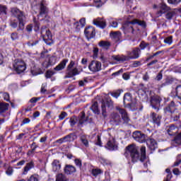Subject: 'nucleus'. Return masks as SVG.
Wrapping results in <instances>:
<instances>
[{"label":"nucleus","mask_w":181,"mask_h":181,"mask_svg":"<svg viewBox=\"0 0 181 181\" xmlns=\"http://www.w3.org/2000/svg\"><path fill=\"white\" fill-rule=\"evenodd\" d=\"M93 23L95 26H97V28H100V29H105V28H107V21L103 18H98L93 19Z\"/></svg>","instance_id":"1a4fd4ad"},{"label":"nucleus","mask_w":181,"mask_h":181,"mask_svg":"<svg viewBox=\"0 0 181 181\" xmlns=\"http://www.w3.org/2000/svg\"><path fill=\"white\" fill-rule=\"evenodd\" d=\"M173 42V37L172 36L168 37L164 40V43L166 45H170Z\"/></svg>","instance_id":"58836bf2"},{"label":"nucleus","mask_w":181,"mask_h":181,"mask_svg":"<svg viewBox=\"0 0 181 181\" xmlns=\"http://www.w3.org/2000/svg\"><path fill=\"white\" fill-rule=\"evenodd\" d=\"M112 121L115 123V125L119 124L121 122V117L117 113H112Z\"/></svg>","instance_id":"bb28decb"},{"label":"nucleus","mask_w":181,"mask_h":181,"mask_svg":"<svg viewBox=\"0 0 181 181\" xmlns=\"http://www.w3.org/2000/svg\"><path fill=\"white\" fill-rule=\"evenodd\" d=\"M101 67V62L96 60L91 61L88 65V69L92 73H97L98 71H100Z\"/></svg>","instance_id":"423d86ee"},{"label":"nucleus","mask_w":181,"mask_h":181,"mask_svg":"<svg viewBox=\"0 0 181 181\" xmlns=\"http://www.w3.org/2000/svg\"><path fill=\"white\" fill-rule=\"evenodd\" d=\"M170 117H171V119H173V121H178L179 118H180V115L179 114L175 115V113L171 114Z\"/></svg>","instance_id":"37998d69"},{"label":"nucleus","mask_w":181,"mask_h":181,"mask_svg":"<svg viewBox=\"0 0 181 181\" xmlns=\"http://www.w3.org/2000/svg\"><path fill=\"white\" fill-rule=\"evenodd\" d=\"M6 175H8V176H11V175H12V173H13V169H12L11 167H9L6 171Z\"/></svg>","instance_id":"4d7b16f0"},{"label":"nucleus","mask_w":181,"mask_h":181,"mask_svg":"<svg viewBox=\"0 0 181 181\" xmlns=\"http://www.w3.org/2000/svg\"><path fill=\"white\" fill-rule=\"evenodd\" d=\"M13 69L18 74H21L26 70V63L23 60L16 59L13 64Z\"/></svg>","instance_id":"39448f33"},{"label":"nucleus","mask_w":181,"mask_h":181,"mask_svg":"<svg viewBox=\"0 0 181 181\" xmlns=\"http://www.w3.org/2000/svg\"><path fill=\"white\" fill-rule=\"evenodd\" d=\"M64 172L66 173V175H71L72 173H75L76 167L71 165H66L64 169Z\"/></svg>","instance_id":"4be33fe9"},{"label":"nucleus","mask_w":181,"mask_h":181,"mask_svg":"<svg viewBox=\"0 0 181 181\" xmlns=\"http://www.w3.org/2000/svg\"><path fill=\"white\" fill-rule=\"evenodd\" d=\"M52 172L55 173L57 172H60L62 169V164L59 160H54L51 164Z\"/></svg>","instance_id":"4468645a"},{"label":"nucleus","mask_w":181,"mask_h":181,"mask_svg":"<svg viewBox=\"0 0 181 181\" xmlns=\"http://www.w3.org/2000/svg\"><path fill=\"white\" fill-rule=\"evenodd\" d=\"M41 93L42 94H45V93H46L47 90H46V85L42 84V87H41Z\"/></svg>","instance_id":"69168bd1"},{"label":"nucleus","mask_w":181,"mask_h":181,"mask_svg":"<svg viewBox=\"0 0 181 181\" xmlns=\"http://www.w3.org/2000/svg\"><path fill=\"white\" fill-rule=\"evenodd\" d=\"M69 63V59H63L54 69L56 71H60L65 69L66 65Z\"/></svg>","instance_id":"412c9836"},{"label":"nucleus","mask_w":181,"mask_h":181,"mask_svg":"<svg viewBox=\"0 0 181 181\" xmlns=\"http://www.w3.org/2000/svg\"><path fill=\"white\" fill-rule=\"evenodd\" d=\"M11 37L12 40H16L17 39L19 38V36L18 35L17 33H13L11 35Z\"/></svg>","instance_id":"864d4df0"},{"label":"nucleus","mask_w":181,"mask_h":181,"mask_svg":"<svg viewBox=\"0 0 181 181\" xmlns=\"http://www.w3.org/2000/svg\"><path fill=\"white\" fill-rule=\"evenodd\" d=\"M69 122L71 124V127H74L76 124H77V117H72L70 119Z\"/></svg>","instance_id":"49530a36"},{"label":"nucleus","mask_w":181,"mask_h":181,"mask_svg":"<svg viewBox=\"0 0 181 181\" xmlns=\"http://www.w3.org/2000/svg\"><path fill=\"white\" fill-rule=\"evenodd\" d=\"M80 74V71L77 67L72 68L71 70L67 71L66 75L65 76V78H71V77H74V76H78Z\"/></svg>","instance_id":"2eb2a0df"},{"label":"nucleus","mask_w":181,"mask_h":181,"mask_svg":"<svg viewBox=\"0 0 181 181\" xmlns=\"http://www.w3.org/2000/svg\"><path fill=\"white\" fill-rule=\"evenodd\" d=\"M98 48H97V47H94L93 48V56H94V57H97V56H98Z\"/></svg>","instance_id":"052dcab7"},{"label":"nucleus","mask_w":181,"mask_h":181,"mask_svg":"<svg viewBox=\"0 0 181 181\" xmlns=\"http://www.w3.org/2000/svg\"><path fill=\"white\" fill-rule=\"evenodd\" d=\"M173 175L172 173L168 174L166 179L164 181H170V179H172Z\"/></svg>","instance_id":"774afa93"},{"label":"nucleus","mask_w":181,"mask_h":181,"mask_svg":"<svg viewBox=\"0 0 181 181\" xmlns=\"http://www.w3.org/2000/svg\"><path fill=\"white\" fill-rule=\"evenodd\" d=\"M132 25H139V26H146L145 21H139L138 19H134L132 21L125 23L122 28L124 30V33H134V27Z\"/></svg>","instance_id":"7ed1b4c3"},{"label":"nucleus","mask_w":181,"mask_h":181,"mask_svg":"<svg viewBox=\"0 0 181 181\" xmlns=\"http://www.w3.org/2000/svg\"><path fill=\"white\" fill-rule=\"evenodd\" d=\"M76 64V62L74 61H71L70 63L69 64L67 68H66V71H70L73 67H74Z\"/></svg>","instance_id":"c03bdc74"},{"label":"nucleus","mask_w":181,"mask_h":181,"mask_svg":"<svg viewBox=\"0 0 181 181\" xmlns=\"http://www.w3.org/2000/svg\"><path fill=\"white\" fill-rule=\"evenodd\" d=\"M181 0H168L169 4H172L173 5H177L180 4Z\"/></svg>","instance_id":"6e6d98bb"},{"label":"nucleus","mask_w":181,"mask_h":181,"mask_svg":"<svg viewBox=\"0 0 181 181\" xmlns=\"http://www.w3.org/2000/svg\"><path fill=\"white\" fill-rule=\"evenodd\" d=\"M151 119H153V124H156L157 127H159V125H160V119H162V116H160L155 112H151Z\"/></svg>","instance_id":"6ab92c4d"},{"label":"nucleus","mask_w":181,"mask_h":181,"mask_svg":"<svg viewBox=\"0 0 181 181\" xmlns=\"http://www.w3.org/2000/svg\"><path fill=\"white\" fill-rule=\"evenodd\" d=\"M105 107H106L105 103H102V105H101L102 115H103L104 117H107Z\"/></svg>","instance_id":"a19ab883"},{"label":"nucleus","mask_w":181,"mask_h":181,"mask_svg":"<svg viewBox=\"0 0 181 181\" xmlns=\"http://www.w3.org/2000/svg\"><path fill=\"white\" fill-rule=\"evenodd\" d=\"M158 12H157V16H161L163 15V13H166V12H169L170 11V7L168 6L166 4L161 3L159 4L158 6Z\"/></svg>","instance_id":"6e6552de"},{"label":"nucleus","mask_w":181,"mask_h":181,"mask_svg":"<svg viewBox=\"0 0 181 181\" xmlns=\"http://www.w3.org/2000/svg\"><path fill=\"white\" fill-rule=\"evenodd\" d=\"M176 93H177V95H178V98H180L181 100V85L177 86Z\"/></svg>","instance_id":"09e8293b"},{"label":"nucleus","mask_w":181,"mask_h":181,"mask_svg":"<svg viewBox=\"0 0 181 181\" xmlns=\"http://www.w3.org/2000/svg\"><path fill=\"white\" fill-rule=\"evenodd\" d=\"M1 13H4L6 15V7L2 5H0V15Z\"/></svg>","instance_id":"3c124183"},{"label":"nucleus","mask_w":181,"mask_h":181,"mask_svg":"<svg viewBox=\"0 0 181 181\" xmlns=\"http://www.w3.org/2000/svg\"><path fill=\"white\" fill-rule=\"evenodd\" d=\"M110 37L115 42H119L121 40V33L118 31L110 33Z\"/></svg>","instance_id":"b1692460"},{"label":"nucleus","mask_w":181,"mask_h":181,"mask_svg":"<svg viewBox=\"0 0 181 181\" xmlns=\"http://www.w3.org/2000/svg\"><path fill=\"white\" fill-rule=\"evenodd\" d=\"M54 74V72H53L52 71H47L45 74V77L47 78H52V76H53Z\"/></svg>","instance_id":"603ef678"},{"label":"nucleus","mask_w":181,"mask_h":181,"mask_svg":"<svg viewBox=\"0 0 181 181\" xmlns=\"http://www.w3.org/2000/svg\"><path fill=\"white\" fill-rule=\"evenodd\" d=\"M141 49L139 48L134 49L132 52H128L127 56L125 55H113L112 57L116 62H128L131 59H138L139 57Z\"/></svg>","instance_id":"f03ea898"},{"label":"nucleus","mask_w":181,"mask_h":181,"mask_svg":"<svg viewBox=\"0 0 181 181\" xmlns=\"http://www.w3.org/2000/svg\"><path fill=\"white\" fill-rule=\"evenodd\" d=\"M33 168H35V163L33 161H30V163H27L26 165L24 168L23 175H26L30 169H33Z\"/></svg>","instance_id":"cd10ccee"},{"label":"nucleus","mask_w":181,"mask_h":181,"mask_svg":"<svg viewBox=\"0 0 181 181\" xmlns=\"http://www.w3.org/2000/svg\"><path fill=\"white\" fill-rule=\"evenodd\" d=\"M105 148L109 149V151H117V149H118V146L115 144V140L112 139L107 141Z\"/></svg>","instance_id":"dca6fc26"},{"label":"nucleus","mask_w":181,"mask_h":181,"mask_svg":"<svg viewBox=\"0 0 181 181\" xmlns=\"http://www.w3.org/2000/svg\"><path fill=\"white\" fill-rule=\"evenodd\" d=\"M3 98L5 100V101H9V93H3Z\"/></svg>","instance_id":"bf43d9fd"},{"label":"nucleus","mask_w":181,"mask_h":181,"mask_svg":"<svg viewBox=\"0 0 181 181\" xmlns=\"http://www.w3.org/2000/svg\"><path fill=\"white\" fill-rule=\"evenodd\" d=\"M175 111H176V105L174 101H171V103L164 109V112H165V114H175Z\"/></svg>","instance_id":"ddd939ff"},{"label":"nucleus","mask_w":181,"mask_h":181,"mask_svg":"<svg viewBox=\"0 0 181 181\" xmlns=\"http://www.w3.org/2000/svg\"><path fill=\"white\" fill-rule=\"evenodd\" d=\"M141 154L138 151V147L134 144H131L126 147L124 156L126 158H130V160L132 163H136V162H145L146 160V147H141Z\"/></svg>","instance_id":"f257e3e1"},{"label":"nucleus","mask_w":181,"mask_h":181,"mask_svg":"<svg viewBox=\"0 0 181 181\" xmlns=\"http://www.w3.org/2000/svg\"><path fill=\"white\" fill-rule=\"evenodd\" d=\"M41 34L44 36V40H52V33L49 29L42 28Z\"/></svg>","instance_id":"aec40b11"},{"label":"nucleus","mask_w":181,"mask_h":181,"mask_svg":"<svg viewBox=\"0 0 181 181\" xmlns=\"http://www.w3.org/2000/svg\"><path fill=\"white\" fill-rule=\"evenodd\" d=\"M131 101H132V96L131 95V93H125L123 100L124 104H126L127 105H129V107H131Z\"/></svg>","instance_id":"393cba45"},{"label":"nucleus","mask_w":181,"mask_h":181,"mask_svg":"<svg viewBox=\"0 0 181 181\" xmlns=\"http://www.w3.org/2000/svg\"><path fill=\"white\" fill-rule=\"evenodd\" d=\"M168 13L165 15V18L166 19H168L169 21H170V19H172L173 18V16H175V11H167Z\"/></svg>","instance_id":"c9c22d12"},{"label":"nucleus","mask_w":181,"mask_h":181,"mask_svg":"<svg viewBox=\"0 0 181 181\" xmlns=\"http://www.w3.org/2000/svg\"><path fill=\"white\" fill-rule=\"evenodd\" d=\"M98 46L100 47H102L103 49H105L106 50H108V49L110 48V46H111V42L108 41L101 40L98 42Z\"/></svg>","instance_id":"a878e982"},{"label":"nucleus","mask_w":181,"mask_h":181,"mask_svg":"<svg viewBox=\"0 0 181 181\" xmlns=\"http://www.w3.org/2000/svg\"><path fill=\"white\" fill-rule=\"evenodd\" d=\"M160 101H162V99L160 98V97L156 96V97L152 98L151 104H153V105H157L158 106V105H160Z\"/></svg>","instance_id":"7c9ffc66"},{"label":"nucleus","mask_w":181,"mask_h":181,"mask_svg":"<svg viewBox=\"0 0 181 181\" xmlns=\"http://www.w3.org/2000/svg\"><path fill=\"white\" fill-rule=\"evenodd\" d=\"M54 64H56V57L52 56L51 57H49L48 63L44 62L42 64V66L45 69H47L50 67V66H54Z\"/></svg>","instance_id":"5701e85b"},{"label":"nucleus","mask_w":181,"mask_h":181,"mask_svg":"<svg viewBox=\"0 0 181 181\" xmlns=\"http://www.w3.org/2000/svg\"><path fill=\"white\" fill-rule=\"evenodd\" d=\"M10 26H11L13 29H16V28H18V23L11 21L10 23Z\"/></svg>","instance_id":"680f3d73"},{"label":"nucleus","mask_w":181,"mask_h":181,"mask_svg":"<svg viewBox=\"0 0 181 181\" xmlns=\"http://www.w3.org/2000/svg\"><path fill=\"white\" fill-rule=\"evenodd\" d=\"M74 162H75V165L76 166H77L78 168H81V166H83V164L81 163V160L78 159V158H76L74 160Z\"/></svg>","instance_id":"a18cd8bd"},{"label":"nucleus","mask_w":181,"mask_h":181,"mask_svg":"<svg viewBox=\"0 0 181 181\" xmlns=\"http://www.w3.org/2000/svg\"><path fill=\"white\" fill-rule=\"evenodd\" d=\"M85 36H86L87 40L93 39L95 37V28L94 27H88L84 30Z\"/></svg>","instance_id":"9d476101"},{"label":"nucleus","mask_w":181,"mask_h":181,"mask_svg":"<svg viewBox=\"0 0 181 181\" xmlns=\"http://www.w3.org/2000/svg\"><path fill=\"white\" fill-rule=\"evenodd\" d=\"M39 100H40V98H33L30 100V102L31 103H37V101H39Z\"/></svg>","instance_id":"0e129e2a"},{"label":"nucleus","mask_w":181,"mask_h":181,"mask_svg":"<svg viewBox=\"0 0 181 181\" xmlns=\"http://www.w3.org/2000/svg\"><path fill=\"white\" fill-rule=\"evenodd\" d=\"M29 122H30V119L29 118H25L21 124V127H23V125L26 124H29Z\"/></svg>","instance_id":"5fc2aeb1"},{"label":"nucleus","mask_w":181,"mask_h":181,"mask_svg":"<svg viewBox=\"0 0 181 181\" xmlns=\"http://www.w3.org/2000/svg\"><path fill=\"white\" fill-rule=\"evenodd\" d=\"M124 80H129V74L124 73L122 75Z\"/></svg>","instance_id":"338daca9"},{"label":"nucleus","mask_w":181,"mask_h":181,"mask_svg":"<svg viewBox=\"0 0 181 181\" xmlns=\"http://www.w3.org/2000/svg\"><path fill=\"white\" fill-rule=\"evenodd\" d=\"M148 46H149L148 43H146L144 41H142L140 45H139V47L141 50H144L145 49H146V47H148Z\"/></svg>","instance_id":"ea45409f"},{"label":"nucleus","mask_w":181,"mask_h":181,"mask_svg":"<svg viewBox=\"0 0 181 181\" xmlns=\"http://www.w3.org/2000/svg\"><path fill=\"white\" fill-rule=\"evenodd\" d=\"M173 83V79H172V78H167L165 80V82L162 84V86L163 87V86H169V84H172Z\"/></svg>","instance_id":"de8ad7c7"},{"label":"nucleus","mask_w":181,"mask_h":181,"mask_svg":"<svg viewBox=\"0 0 181 181\" xmlns=\"http://www.w3.org/2000/svg\"><path fill=\"white\" fill-rule=\"evenodd\" d=\"M147 146L151 151H155L158 148V143L153 139H149L146 141Z\"/></svg>","instance_id":"a211bd4d"},{"label":"nucleus","mask_w":181,"mask_h":181,"mask_svg":"<svg viewBox=\"0 0 181 181\" xmlns=\"http://www.w3.org/2000/svg\"><path fill=\"white\" fill-rule=\"evenodd\" d=\"M56 181H69V178L64 174L59 173L56 176Z\"/></svg>","instance_id":"c756f323"},{"label":"nucleus","mask_w":181,"mask_h":181,"mask_svg":"<svg viewBox=\"0 0 181 181\" xmlns=\"http://www.w3.org/2000/svg\"><path fill=\"white\" fill-rule=\"evenodd\" d=\"M110 26H112V28H117L118 27V22L117 21H112L110 23Z\"/></svg>","instance_id":"e2e57ef3"},{"label":"nucleus","mask_w":181,"mask_h":181,"mask_svg":"<svg viewBox=\"0 0 181 181\" xmlns=\"http://www.w3.org/2000/svg\"><path fill=\"white\" fill-rule=\"evenodd\" d=\"M110 95H112V97H114L115 98H118V97L121 95V90H115L112 92Z\"/></svg>","instance_id":"e433bc0d"},{"label":"nucleus","mask_w":181,"mask_h":181,"mask_svg":"<svg viewBox=\"0 0 181 181\" xmlns=\"http://www.w3.org/2000/svg\"><path fill=\"white\" fill-rule=\"evenodd\" d=\"M88 83V81H87V78H84L83 80H81L79 81V86L81 87L84 86L86 84H87Z\"/></svg>","instance_id":"8fccbe9b"},{"label":"nucleus","mask_w":181,"mask_h":181,"mask_svg":"<svg viewBox=\"0 0 181 181\" xmlns=\"http://www.w3.org/2000/svg\"><path fill=\"white\" fill-rule=\"evenodd\" d=\"M81 142L86 146V148H88L90 146V144L88 143V139H87V136L86 134H82L80 136Z\"/></svg>","instance_id":"c85d7f7f"},{"label":"nucleus","mask_w":181,"mask_h":181,"mask_svg":"<svg viewBox=\"0 0 181 181\" xmlns=\"http://www.w3.org/2000/svg\"><path fill=\"white\" fill-rule=\"evenodd\" d=\"M11 13L18 19L19 25L18 30H23V28L25 26V19H26V17H25L23 13H22V11H20V10L16 8H12Z\"/></svg>","instance_id":"20e7f679"},{"label":"nucleus","mask_w":181,"mask_h":181,"mask_svg":"<svg viewBox=\"0 0 181 181\" xmlns=\"http://www.w3.org/2000/svg\"><path fill=\"white\" fill-rule=\"evenodd\" d=\"M86 121H87V119H86V113H84V112H82L81 115V117H79L78 119L80 125H83V124L86 122Z\"/></svg>","instance_id":"f704fd0d"},{"label":"nucleus","mask_w":181,"mask_h":181,"mask_svg":"<svg viewBox=\"0 0 181 181\" xmlns=\"http://www.w3.org/2000/svg\"><path fill=\"white\" fill-rule=\"evenodd\" d=\"M8 107H9V104L5 103H0V113L8 111Z\"/></svg>","instance_id":"2f4dec72"},{"label":"nucleus","mask_w":181,"mask_h":181,"mask_svg":"<svg viewBox=\"0 0 181 181\" xmlns=\"http://www.w3.org/2000/svg\"><path fill=\"white\" fill-rule=\"evenodd\" d=\"M90 110H92L95 114H100V110H98V103L95 102L90 107Z\"/></svg>","instance_id":"473e14b6"},{"label":"nucleus","mask_w":181,"mask_h":181,"mask_svg":"<svg viewBox=\"0 0 181 181\" xmlns=\"http://www.w3.org/2000/svg\"><path fill=\"white\" fill-rule=\"evenodd\" d=\"M39 8L40 10L38 16H46L49 13V9L47 8V6H46V4L44 1H41Z\"/></svg>","instance_id":"f8f14e48"},{"label":"nucleus","mask_w":181,"mask_h":181,"mask_svg":"<svg viewBox=\"0 0 181 181\" xmlns=\"http://www.w3.org/2000/svg\"><path fill=\"white\" fill-rule=\"evenodd\" d=\"M28 181H39V175H33L30 177V179H28Z\"/></svg>","instance_id":"79ce46f5"},{"label":"nucleus","mask_w":181,"mask_h":181,"mask_svg":"<svg viewBox=\"0 0 181 181\" xmlns=\"http://www.w3.org/2000/svg\"><path fill=\"white\" fill-rule=\"evenodd\" d=\"M80 24L81 25H78V23H75V26H76L77 29H80L81 28H84L86 26V18H83L80 20Z\"/></svg>","instance_id":"72a5a7b5"},{"label":"nucleus","mask_w":181,"mask_h":181,"mask_svg":"<svg viewBox=\"0 0 181 181\" xmlns=\"http://www.w3.org/2000/svg\"><path fill=\"white\" fill-rule=\"evenodd\" d=\"M133 138L140 144H144V142H146V135L141 133L139 131H136L133 133Z\"/></svg>","instance_id":"0eeeda50"},{"label":"nucleus","mask_w":181,"mask_h":181,"mask_svg":"<svg viewBox=\"0 0 181 181\" xmlns=\"http://www.w3.org/2000/svg\"><path fill=\"white\" fill-rule=\"evenodd\" d=\"M117 110H118L119 113L122 115L123 121L126 123L129 122L130 119L129 117L128 116V113H127V111L120 107H117Z\"/></svg>","instance_id":"f3484780"},{"label":"nucleus","mask_w":181,"mask_h":181,"mask_svg":"<svg viewBox=\"0 0 181 181\" xmlns=\"http://www.w3.org/2000/svg\"><path fill=\"white\" fill-rule=\"evenodd\" d=\"M101 173H103V171L100 169L92 170V175L95 177L98 176V175H101Z\"/></svg>","instance_id":"4c0bfd02"},{"label":"nucleus","mask_w":181,"mask_h":181,"mask_svg":"<svg viewBox=\"0 0 181 181\" xmlns=\"http://www.w3.org/2000/svg\"><path fill=\"white\" fill-rule=\"evenodd\" d=\"M75 139H77V136L72 133L66 135L64 138L59 139L58 142L59 144H63L64 142H73V141H75Z\"/></svg>","instance_id":"9b49d317"},{"label":"nucleus","mask_w":181,"mask_h":181,"mask_svg":"<svg viewBox=\"0 0 181 181\" xmlns=\"http://www.w3.org/2000/svg\"><path fill=\"white\" fill-rule=\"evenodd\" d=\"M67 115V113L66 112H62L59 115V119L60 121L63 120V119Z\"/></svg>","instance_id":"13d9d810"}]
</instances>
